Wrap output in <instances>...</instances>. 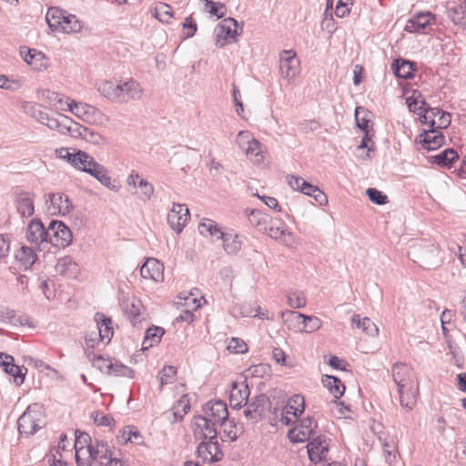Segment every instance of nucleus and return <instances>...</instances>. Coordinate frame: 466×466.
I'll use <instances>...</instances> for the list:
<instances>
[{
    "mask_svg": "<svg viewBox=\"0 0 466 466\" xmlns=\"http://www.w3.org/2000/svg\"><path fill=\"white\" fill-rule=\"evenodd\" d=\"M454 5L448 9V16L454 25L466 27V9L455 1Z\"/></svg>",
    "mask_w": 466,
    "mask_h": 466,
    "instance_id": "nucleus-44",
    "label": "nucleus"
},
{
    "mask_svg": "<svg viewBox=\"0 0 466 466\" xmlns=\"http://www.w3.org/2000/svg\"><path fill=\"white\" fill-rule=\"evenodd\" d=\"M142 308L141 301L136 299L128 302L126 306V313L134 326L144 319L141 312Z\"/></svg>",
    "mask_w": 466,
    "mask_h": 466,
    "instance_id": "nucleus-42",
    "label": "nucleus"
},
{
    "mask_svg": "<svg viewBox=\"0 0 466 466\" xmlns=\"http://www.w3.org/2000/svg\"><path fill=\"white\" fill-rule=\"evenodd\" d=\"M318 428V422L313 417L307 416L299 420V422L289 431L288 436L291 442H305L315 432Z\"/></svg>",
    "mask_w": 466,
    "mask_h": 466,
    "instance_id": "nucleus-8",
    "label": "nucleus"
},
{
    "mask_svg": "<svg viewBox=\"0 0 466 466\" xmlns=\"http://www.w3.org/2000/svg\"><path fill=\"white\" fill-rule=\"evenodd\" d=\"M164 333L165 330L163 328L156 326L148 328L146 331V335L143 340V347L147 349L152 347L155 344H157Z\"/></svg>",
    "mask_w": 466,
    "mask_h": 466,
    "instance_id": "nucleus-49",
    "label": "nucleus"
},
{
    "mask_svg": "<svg viewBox=\"0 0 466 466\" xmlns=\"http://www.w3.org/2000/svg\"><path fill=\"white\" fill-rule=\"evenodd\" d=\"M75 121L66 116H60L59 118L49 116L46 124L50 129H56L63 135L71 136V128H73Z\"/></svg>",
    "mask_w": 466,
    "mask_h": 466,
    "instance_id": "nucleus-30",
    "label": "nucleus"
},
{
    "mask_svg": "<svg viewBox=\"0 0 466 466\" xmlns=\"http://www.w3.org/2000/svg\"><path fill=\"white\" fill-rule=\"evenodd\" d=\"M198 231L201 235L211 236L223 241V249L228 255H236L242 246L240 236L233 230L223 231L218 224L208 218H204L198 225Z\"/></svg>",
    "mask_w": 466,
    "mask_h": 466,
    "instance_id": "nucleus-2",
    "label": "nucleus"
},
{
    "mask_svg": "<svg viewBox=\"0 0 466 466\" xmlns=\"http://www.w3.org/2000/svg\"><path fill=\"white\" fill-rule=\"evenodd\" d=\"M87 357L89 360L92 362L93 367L99 370L101 372L106 374V370H108V365L111 364L112 360L108 359H105L101 355H96L94 353L88 352Z\"/></svg>",
    "mask_w": 466,
    "mask_h": 466,
    "instance_id": "nucleus-55",
    "label": "nucleus"
},
{
    "mask_svg": "<svg viewBox=\"0 0 466 466\" xmlns=\"http://www.w3.org/2000/svg\"><path fill=\"white\" fill-rule=\"evenodd\" d=\"M218 423L214 420H210L209 417L206 416H197L195 417V425L198 429H200L203 438L205 440L208 439V441H218V431L216 429V425Z\"/></svg>",
    "mask_w": 466,
    "mask_h": 466,
    "instance_id": "nucleus-28",
    "label": "nucleus"
},
{
    "mask_svg": "<svg viewBox=\"0 0 466 466\" xmlns=\"http://www.w3.org/2000/svg\"><path fill=\"white\" fill-rule=\"evenodd\" d=\"M355 120L358 127L361 131H370V112L362 106H357L355 109Z\"/></svg>",
    "mask_w": 466,
    "mask_h": 466,
    "instance_id": "nucleus-50",
    "label": "nucleus"
},
{
    "mask_svg": "<svg viewBox=\"0 0 466 466\" xmlns=\"http://www.w3.org/2000/svg\"><path fill=\"white\" fill-rule=\"evenodd\" d=\"M435 23L436 16L431 12H417L409 18L404 30L409 33L428 34Z\"/></svg>",
    "mask_w": 466,
    "mask_h": 466,
    "instance_id": "nucleus-6",
    "label": "nucleus"
},
{
    "mask_svg": "<svg viewBox=\"0 0 466 466\" xmlns=\"http://www.w3.org/2000/svg\"><path fill=\"white\" fill-rule=\"evenodd\" d=\"M48 201L51 205L48 209L55 214L59 213L66 215L73 208V205L69 198L62 193H49L46 196V202Z\"/></svg>",
    "mask_w": 466,
    "mask_h": 466,
    "instance_id": "nucleus-23",
    "label": "nucleus"
},
{
    "mask_svg": "<svg viewBox=\"0 0 466 466\" xmlns=\"http://www.w3.org/2000/svg\"><path fill=\"white\" fill-rule=\"evenodd\" d=\"M67 107L69 111L76 117L85 122L102 124L105 119V115L99 109L87 105L86 103L76 102L75 100L67 99Z\"/></svg>",
    "mask_w": 466,
    "mask_h": 466,
    "instance_id": "nucleus-4",
    "label": "nucleus"
},
{
    "mask_svg": "<svg viewBox=\"0 0 466 466\" xmlns=\"http://www.w3.org/2000/svg\"><path fill=\"white\" fill-rule=\"evenodd\" d=\"M116 451H112L108 444L103 441H99L97 440L95 441L94 444H89L86 447V452L88 458H91L92 461H96L101 464V461H106L108 457L112 456V454Z\"/></svg>",
    "mask_w": 466,
    "mask_h": 466,
    "instance_id": "nucleus-26",
    "label": "nucleus"
},
{
    "mask_svg": "<svg viewBox=\"0 0 466 466\" xmlns=\"http://www.w3.org/2000/svg\"><path fill=\"white\" fill-rule=\"evenodd\" d=\"M95 320L96 322L100 340L103 341L106 339L107 342H109L114 334L111 319L106 317L103 313H96L95 315Z\"/></svg>",
    "mask_w": 466,
    "mask_h": 466,
    "instance_id": "nucleus-29",
    "label": "nucleus"
},
{
    "mask_svg": "<svg viewBox=\"0 0 466 466\" xmlns=\"http://www.w3.org/2000/svg\"><path fill=\"white\" fill-rule=\"evenodd\" d=\"M20 56L23 60L35 70L41 71L46 68V57L41 51L27 46H21Z\"/></svg>",
    "mask_w": 466,
    "mask_h": 466,
    "instance_id": "nucleus-20",
    "label": "nucleus"
},
{
    "mask_svg": "<svg viewBox=\"0 0 466 466\" xmlns=\"http://www.w3.org/2000/svg\"><path fill=\"white\" fill-rule=\"evenodd\" d=\"M394 75L399 78H411L415 71L414 64L405 59H396L392 64Z\"/></svg>",
    "mask_w": 466,
    "mask_h": 466,
    "instance_id": "nucleus-32",
    "label": "nucleus"
},
{
    "mask_svg": "<svg viewBox=\"0 0 466 466\" xmlns=\"http://www.w3.org/2000/svg\"><path fill=\"white\" fill-rule=\"evenodd\" d=\"M249 405L255 413L260 418H263L266 412L270 409V400L266 394H259L255 397L254 400Z\"/></svg>",
    "mask_w": 466,
    "mask_h": 466,
    "instance_id": "nucleus-46",
    "label": "nucleus"
},
{
    "mask_svg": "<svg viewBox=\"0 0 466 466\" xmlns=\"http://www.w3.org/2000/svg\"><path fill=\"white\" fill-rule=\"evenodd\" d=\"M120 451H116L107 460L101 461L100 466H127L126 461L120 457Z\"/></svg>",
    "mask_w": 466,
    "mask_h": 466,
    "instance_id": "nucleus-64",
    "label": "nucleus"
},
{
    "mask_svg": "<svg viewBox=\"0 0 466 466\" xmlns=\"http://www.w3.org/2000/svg\"><path fill=\"white\" fill-rule=\"evenodd\" d=\"M98 92L107 99L119 102V84L104 81L98 85Z\"/></svg>",
    "mask_w": 466,
    "mask_h": 466,
    "instance_id": "nucleus-39",
    "label": "nucleus"
},
{
    "mask_svg": "<svg viewBox=\"0 0 466 466\" xmlns=\"http://www.w3.org/2000/svg\"><path fill=\"white\" fill-rule=\"evenodd\" d=\"M366 195L369 197V199L374 204L384 205L388 202V197L381 191L378 190L377 188H368L366 190Z\"/></svg>",
    "mask_w": 466,
    "mask_h": 466,
    "instance_id": "nucleus-58",
    "label": "nucleus"
},
{
    "mask_svg": "<svg viewBox=\"0 0 466 466\" xmlns=\"http://www.w3.org/2000/svg\"><path fill=\"white\" fill-rule=\"evenodd\" d=\"M76 264L72 261V259L68 257H65L58 260L56 270L57 273L61 275L66 274L68 270H70L72 268H76Z\"/></svg>",
    "mask_w": 466,
    "mask_h": 466,
    "instance_id": "nucleus-62",
    "label": "nucleus"
},
{
    "mask_svg": "<svg viewBox=\"0 0 466 466\" xmlns=\"http://www.w3.org/2000/svg\"><path fill=\"white\" fill-rule=\"evenodd\" d=\"M219 425L223 427V431L220 436L223 441H235L238 439L239 430L238 429L236 423L233 420H229L228 422H227L226 420L224 424Z\"/></svg>",
    "mask_w": 466,
    "mask_h": 466,
    "instance_id": "nucleus-52",
    "label": "nucleus"
},
{
    "mask_svg": "<svg viewBox=\"0 0 466 466\" xmlns=\"http://www.w3.org/2000/svg\"><path fill=\"white\" fill-rule=\"evenodd\" d=\"M173 410L175 417L182 419L190 410L188 396L187 394L181 396L174 404Z\"/></svg>",
    "mask_w": 466,
    "mask_h": 466,
    "instance_id": "nucleus-54",
    "label": "nucleus"
},
{
    "mask_svg": "<svg viewBox=\"0 0 466 466\" xmlns=\"http://www.w3.org/2000/svg\"><path fill=\"white\" fill-rule=\"evenodd\" d=\"M420 116V121L431 127L447 128L451 122V115L438 107H431L426 101H421V105L416 112Z\"/></svg>",
    "mask_w": 466,
    "mask_h": 466,
    "instance_id": "nucleus-3",
    "label": "nucleus"
},
{
    "mask_svg": "<svg viewBox=\"0 0 466 466\" xmlns=\"http://www.w3.org/2000/svg\"><path fill=\"white\" fill-rule=\"evenodd\" d=\"M392 378L399 389L412 388L418 384L415 372L405 363H395L391 368Z\"/></svg>",
    "mask_w": 466,
    "mask_h": 466,
    "instance_id": "nucleus-9",
    "label": "nucleus"
},
{
    "mask_svg": "<svg viewBox=\"0 0 466 466\" xmlns=\"http://www.w3.org/2000/svg\"><path fill=\"white\" fill-rule=\"evenodd\" d=\"M205 10L212 15H216L218 18H222L225 15L222 9L225 8L223 4L216 3L211 0H203Z\"/></svg>",
    "mask_w": 466,
    "mask_h": 466,
    "instance_id": "nucleus-57",
    "label": "nucleus"
},
{
    "mask_svg": "<svg viewBox=\"0 0 466 466\" xmlns=\"http://www.w3.org/2000/svg\"><path fill=\"white\" fill-rule=\"evenodd\" d=\"M66 16V12L62 10L59 7H49L46 15V20L48 24V26L53 31H59L62 25L64 18Z\"/></svg>",
    "mask_w": 466,
    "mask_h": 466,
    "instance_id": "nucleus-35",
    "label": "nucleus"
},
{
    "mask_svg": "<svg viewBox=\"0 0 466 466\" xmlns=\"http://www.w3.org/2000/svg\"><path fill=\"white\" fill-rule=\"evenodd\" d=\"M322 382L328 387L329 392L335 399H339L345 391V386L341 383L340 380L335 376L326 375Z\"/></svg>",
    "mask_w": 466,
    "mask_h": 466,
    "instance_id": "nucleus-43",
    "label": "nucleus"
},
{
    "mask_svg": "<svg viewBox=\"0 0 466 466\" xmlns=\"http://www.w3.org/2000/svg\"><path fill=\"white\" fill-rule=\"evenodd\" d=\"M189 218L188 208L184 204L174 203L167 214V223L177 233H180Z\"/></svg>",
    "mask_w": 466,
    "mask_h": 466,
    "instance_id": "nucleus-12",
    "label": "nucleus"
},
{
    "mask_svg": "<svg viewBox=\"0 0 466 466\" xmlns=\"http://www.w3.org/2000/svg\"><path fill=\"white\" fill-rule=\"evenodd\" d=\"M228 350L233 353H245L248 351V346L242 339L232 338L228 345Z\"/></svg>",
    "mask_w": 466,
    "mask_h": 466,
    "instance_id": "nucleus-61",
    "label": "nucleus"
},
{
    "mask_svg": "<svg viewBox=\"0 0 466 466\" xmlns=\"http://www.w3.org/2000/svg\"><path fill=\"white\" fill-rule=\"evenodd\" d=\"M22 86L23 83L20 79L0 75V88L14 92L21 88Z\"/></svg>",
    "mask_w": 466,
    "mask_h": 466,
    "instance_id": "nucleus-56",
    "label": "nucleus"
},
{
    "mask_svg": "<svg viewBox=\"0 0 466 466\" xmlns=\"http://www.w3.org/2000/svg\"><path fill=\"white\" fill-rule=\"evenodd\" d=\"M249 223L258 228L259 231L267 230V225L270 221V218L267 214L262 213L259 210L252 209L248 215Z\"/></svg>",
    "mask_w": 466,
    "mask_h": 466,
    "instance_id": "nucleus-47",
    "label": "nucleus"
},
{
    "mask_svg": "<svg viewBox=\"0 0 466 466\" xmlns=\"http://www.w3.org/2000/svg\"><path fill=\"white\" fill-rule=\"evenodd\" d=\"M307 449L309 460L318 463L326 458L329 443L325 436L319 435L309 442Z\"/></svg>",
    "mask_w": 466,
    "mask_h": 466,
    "instance_id": "nucleus-18",
    "label": "nucleus"
},
{
    "mask_svg": "<svg viewBox=\"0 0 466 466\" xmlns=\"http://www.w3.org/2000/svg\"><path fill=\"white\" fill-rule=\"evenodd\" d=\"M400 395V402L402 408L411 410L416 405V396L418 393V384L410 388H402L398 390Z\"/></svg>",
    "mask_w": 466,
    "mask_h": 466,
    "instance_id": "nucleus-33",
    "label": "nucleus"
},
{
    "mask_svg": "<svg viewBox=\"0 0 466 466\" xmlns=\"http://www.w3.org/2000/svg\"><path fill=\"white\" fill-rule=\"evenodd\" d=\"M163 264L154 258H147L140 268V275L143 279H149L157 282L163 280Z\"/></svg>",
    "mask_w": 466,
    "mask_h": 466,
    "instance_id": "nucleus-24",
    "label": "nucleus"
},
{
    "mask_svg": "<svg viewBox=\"0 0 466 466\" xmlns=\"http://www.w3.org/2000/svg\"><path fill=\"white\" fill-rule=\"evenodd\" d=\"M249 394L250 391L246 381H243L240 384L233 382L229 397L231 407L234 409H240L247 405Z\"/></svg>",
    "mask_w": 466,
    "mask_h": 466,
    "instance_id": "nucleus-21",
    "label": "nucleus"
},
{
    "mask_svg": "<svg viewBox=\"0 0 466 466\" xmlns=\"http://www.w3.org/2000/svg\"><path fill=\"white\" fill-rule=\"evenodd\" d=\"M197 456L205 462H217L223 459L224 453L221 451L218 441H203L196 451Z\"/></svg>",
    "mask_w": 466,
    "mask_h": 466,
    "instance_id": "nucleus-11",
    "label": "nucleus"
},
{
    "mask_svg": "<svg viewBox=\"0 0 466 466\" xmlns=\"http://www.w3.org/2000/svg\"><path fill=\"white\" fill-rule=\"evenodd\" d=\"M268 224L269 227H267V230L265 231L270 238L279 240H285L286 236L292 237V234L289 231H288V229L284 226H282L281 223L279 222L278 220H273L272 218H270Z\"/></svg>",
    "mask_w": 466,
    "mask_h": 466,
    "instance_id": "nucleus-45",
    "label": "nucleus"
},
{
    "mask_svg": "<svg viewBox=\"0 0 466 466\" xmlns=\"http://www.w3.org/2000/svg\"><path fill=\"white\" fill-rule=\"evenodd\" d=\"M15 203L18 214L22 218H29L35 212L33 194L24 190H15L14 193Z\"/></svg>",
    "mask_w": 466,
    "mask_h": 466,
    "instance_id": "nucleus-15",
    "label": "nucleus"
},
{
    "mask_svg": "<svg viewBox=\"0 0 466 466\" xmlns=\"http://www.w3.org/2000/svg\"><path fill=\"white\" fill-rule=\"evenodd\" d=\"M75 138H82L88 143L96 146H105L106 139L100 133L95 131L93 128L83 126L75 122L73 128H71V136Z\"/></svg>",
    "mask_w": 466,
    "mask_h": 466,
    "instance_id": "nucleus-13",
    "label": "nucleus"
},
{
    "mask_svg": "<svg viewBox=\"0 0 466 466\" xmlns=\"http://www.w3.org/2000/svg\"><path fill=\"white\" fill-rule=\"evenodd\" d=\"M282 318L285 316L293 317L296 319H302V323L306 332H313L321 328V320L315 316H309L294 310H287L281 313Z\"/></svg>",
    "mask_w": 466,
    "mask_h": 466,
    "instance_id": "nucleus-27",
    "label": "nucleus"
},
{
    "mask_svg": "<svg viewBox=\"0 0 466 466\" xmlns=\"http://www.w3.org/2000/svg\"><path fill=\"white\" fill-rule=\"evenodd\" d=\"M459 158L458 153L452 148H447L441 153L431 156L430 160L431 163L441 167H450L451 165Z\"/></svg>",
    "mask_w": 466,
    "mask_h": 466,
    "instance_id": "nucleus-36",
    "label": "nucleus"
},
{
    "mask_svg": "<svg viewBox=\"0 0 466 466\" xmlns=\"http://www.w3.org/2000/svg\"><path fill=\"white\" fill-rule=\"evenodd\" d=\"M238 29V24L234 18L228 17L222 20L215 28L216 46L222 48L227 44L234 42L239 35Z\"/></svg>",
    "mask_w": 466,
    "mask_h": 466,
    "instance_id": "nucleus-7",
    "label": "nucleus"
},
{
    "mask_svg": "<svg viewBox=\"0 0 466 466\" xmlns=\"http://www.w3.org/2000/svg\"><path fill=\"white\" fill-rule=\"evenodd\" d=\"M15 258L24 269L30 268L37 259V256L34 249L26 246H22L20 248L15 255Z\"/></svg>",
    "mask_w": 466,
    "mask_h": 466,
    "instance_id": "nucleus-37",
    "label": "nucleus"
},
{
    "mask_svg": "<svg viewBox=\"0 0 466 466\" xmlns=\"http://www.w3.org/2000/svg\"><path fill=\"white\" fill-rule=\"evenodd\" d=\"M17 428L19 433L25 436L35 434L41 428L39 420L33 414L31 406L18 418Z\"/></svg>",
    "mask_w": 466,
    "mask_h": 466,
    "instance_id": "nucleus-17",
    "label": "nucleus"
},
{
    "mask_svg": "<svg viewBox=\"0 0 466 466\" xmlns=\"http://www.w3.org/2000/svg\"><path fill=\"white\" fill-rule=\"evenodd\" d=\"M88 174L97 179L102 185L108 188H113L112 180L106 168L98 162L93 166V168H88Z\"/></svg>",
    "mask_w": 466,
    "mask_h": 466,
    "instance_id": "nucleus-40",
    "label": "nucleus"
},
{
    "mask_svg": "<svg viewBox=\"0 0 466 466\" xmlns=\"http://www.w3.org/2000/svg\"><path fill=\"white\" fill-rule=\"evenodd\" d=\"M83 24L75 15H66L63 25L59 31L71 34V33H78L82 30Z\"/></svg>",
    "mask_w": 466,
    "mask_h": 466,
    "instance_id": "nucleus-48",
    "label": "nucleus"
},
{
    "mask_svg": "<svg viewBox=\"0 0 466 466\" xmlns=\"http://www.w3.org/2000/svg\"><path fill=\"white\" fill-rule=\"evenodd\" d=\"M47 242L56 248H66L72 242V233L62 221L52 220L47 227Z\"/></svg>",
    "mask_w": 466,
    "mask_h": 466,
    "instance_id": "nucleus-5",
    "label": "nucleus"
},
{
    "mask_svg": "<svg viewBox=\"0 0 466 466\" xmlns=\"http://www.w3.org/2000/svg\"><path fill=\"white\" fill-rule=\"evenodd\" d=\"M119 443L126 444L128 441L140 444L143 442V437L135 426L124 427L117 435Z\"/></svg>",
    "mask_w": 466,
    "mask_h": 466,
    "instance_id": "nucleus-34",
    "label": "nucleus"
},
{
    "mask_svg": "<svg viewBox=\"0 0 466 466\" xmlns=\"http://www.w3.org/2000/svg\"><path fill=\"white\" fill-rule=\"evenodd\" d=\"M205 416L218 424H224L228 418V410L222 400L208 401L204 406Z\"/></svg>",
    "mask_w": 466,
    "mask_h": 466,
    "instance_id": "nucleus-19",
    "label": "nucleus"
},
{
    "mask_svg": "<svg viewBox=\"0 0 466 466\" xmlns=\"http://www.w3.org/2000/svg\"><path fill=\"white\" fill-rule=\"evenodd\" d=\"M437 127L423 130L420 135V143L428 151L436 150L445 143V137Z\"/></svg>",
    "mask_w": 466,
    "mask_h": 466,
    "instance_id": "nucleus-14",
    "label": "nucleus"
},
{
    "mask_svg": "<svg viewBox=\"0 0 466 466\" xmlns=\"http://www.w3.org/2000/svg\"><path fill=\"white\" fill-rule=\"evenodd\" d=\"M76 461L77 466H91V458H88L86 449L82 446L76 449Z\"/></svg>",
    "mask_w": 466,
    "mask_h": 466,
    "instance_id": "nucleus-63",
    "label": "nucleus"
},
{
    "mask_svg": "<svg viewBox=\"0 0 466 466\" xmlns=\"http://www.w3.org/2000/svg\"><path fill=\"white\" fill-rule=\"evenodd\" d=\"M108 367L109 368L106 370L107 375L134 378L135 371L131 368L125 366L118 361H112Z\"/></svg>",
    "mask_w": 466,
    "mask_h": 466,
    "instance_id": "nucleus-51",
    "label": "nucleus"
},
{
    "mask_svg": "<svg viewBox=\"0 0 466 466\" xmlns=\"http://www.w3.org/2000/svg\"><path fill=\"white\" fill-rule=\"evenodd\" d=\"M155 17L161 23L168 24L173 17V11L169 5L159 3L155 7Z\"/></svg>",
    "mask_w": 466,
    "mask_h": 466,
    "instance_id": "nucleus-53",
    "label": "nucleus"
},
{
    "mask_svg": "<svg viewBox=\"0 0 466 466\" xmlns=\"http://www.w3.org/2000/svg\"><path fill=\"white\" fill-rule=\"evenodd\" d=\"M440 253V247L435 242L420 239L410 247L408 256L420 267L431 269L441 265Z\"/></svg>",
    "mask_w": 466,
    "mask_h": 466,
    "instance_id": "nucleus-1",
    "label": "nucleus"
},
{
    "mask_svg": "<svg viewBox=\"0 0 466 466\" xmlns=\"http://www.w3.org/2000/svg\"><path fill=\"white\" fill-rule=\"evenodd\" d=\"M13 362L12 356L0 353V366L5 373L14 377V382L19 386L24 382L27 370L24 366H16Z\"/></svg>",
    "mask_w": 466,
    "mask_h": 466,
    "instance_id": "nucleus-16",
    "label": "nucleus"
},
{
    "mask_svg": "<svg viewBox=\"0 0 466 466\" xmlns=\"http://www.w3.org/2000/svg\"><path fill=\"white\" fill-rule=\"evenodd\" d=\"M352 324L357 329H361L369 336H376L379 332V329L376 324L369 318H360V315H353L351 318Z\"/></svg>",
    "mask_w": 466,
    "mask_h": 466,
    "instance_id": "nucleus-38",
    "label": "nucleus"
},
{
    "mask_svg": "<svg viewBox=\"0 0 466 466\" xmlns=\"http://www.w3.org/2000/svg\"><path fill=\"white\" fill-rule=\"evenodd\" d=\"M97 162L95 158L87 154L86 151L77 149L76 151L75 159H72V166L80 171L86 172L88 174V168H93Z\"/></svg>",
    "mask_w": 466,
    "mask_h": 466,
    "instance_id": "nucleus-31",
    "label": "nucleus"
},
{
    "mask_svg": "<svg viewBox=\"0 0 466 466\" xmlns=\"http://www.w3.org/2000/svg\"><path fill=\"white\" fill-rule=\"evenodd\" d=\"M280 72L288 81L293 80L299 73V60L294 50H283L280 53Z\"/></svg>",
    "mask_w": 466,
    "mask_h": 466,
    "instance_id": "nucleus-10",
    "label": "nucleus"
},
{
    "mask_svg": "<svg viewBox=\"0 0 466 466\" xmlns=\"http://www.w3.org/2000/svg\"><path fill=\"white\" fill-rule=\"evenodd\" d=\"M283 408L286 409L287 413H291L295 418H298L305 410L304 397L300 394L292 396Z\"/></svg>",
    "mask_w": 466,
    "mask_h": 466,
    "instance_id": "nucleus-41",
    "label": "nucleus"
},
{
    "mask_svg": "<svg viewBox=\"0 0 466 466\" xmlns=\"http://www.w3.org/2000/svg\"><path fill=\"white\" fill-rule=\"evenodd\" d=\"M288 304L293 309H300L306 305V298L302 292H291L288 296Z\"/></svg>",
    "mask_w": 466,
    "mask_h": 466,
    "instance_id": "nucleus-59",
    "label": "nucleus"
},
{
    "mask_svg": "<svg viewBox=\"0 0 466 466\" xmlns=\"http://www.w3.org/2000/svg\"><path fill=\"white\" fill-rule=\"evenodd\" d=\"M421 101L425 100L422 99V95L419 90H413L411 96L406 98L407 106L410 111L413 113L418 112V108L421 105Z\"/></svg>",
    "mask_w": 466,
    "mask_h": 466,
    "instance_id": "nucleus-60",
    "label": "nucleus"
},
{
    "mask_svg": "<svg viewBox=\"0 0 466 466\" xmlns=\"http://www.w3.org/2000/svg\"><path fill=\"white\" fill-rule=\"evenodd\" d=\"M26 239L35 246L47 242V228L36 218L30 221L26 229Z\"/></svg>",
    "mask_w": 466,
    "mask_h": 466,
    "instance_id": "nucleus-22",
    "label": "nucleus"
},
{
    "mask_svg": "<svg viewBox=\"0 0 466 466\" xmlns=\"http://www.w3.org/2000/svg\"><path fill=\"white\" fill-rule=\"evenodd\" d=\"M142 88L134 79L119 84V102L125 103L129 100L139 99L142 96Z\"/></svg>",
    "mask_w": 466,
    "mask_h": 466,
    "instance_id": "nucleus-25",
    "label": "nucleus"
}]
</instances>
